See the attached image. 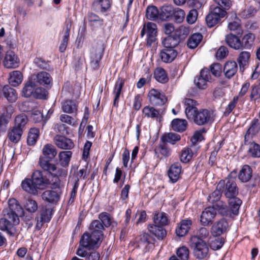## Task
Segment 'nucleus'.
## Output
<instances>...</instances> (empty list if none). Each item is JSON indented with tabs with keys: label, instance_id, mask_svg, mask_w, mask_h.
<instances>
[{
	"label": "nucleus",
	"instance_id": "1",
	"mask_svg": "<svg viewBox=\"0 0 260 260\" xmlns=\"http://www.w3.org/2000/svg\"><path fill=\"white\" fill-rule=\"evenodd\" d=\"M23 210L15 199L8 201V207L3 211V217L0 219V230L7 231L10 236L17 234L16 225L19 223V216L23 215Z\"/></svg>",
	"mask_w": 260,
	"mask_h": 260
},
{
	"label": "nucleus",
	"instance_id": "2",
	"mask_svg": "<svg viewBox=\"0 0 260 260\" xmlns=\"http://www.w3.org/2000/svg\"><path fill=\"white\" fill-rule=\"evenodd\" d=\"M53 180H50L43 172L36 170L33 172L31 178H25L21 182V187L25 192L37 196L39 190L47 188L52 185Z\"/></svg>",
	"mask_w": 260,
	"mask_h": 260
},
{
	"label": "nucleus",
	"instance_id": "3",
	"mask_svg": "<svg viewBox=\"0 0 260 260\" xmlns=\"http://www.w3.org/2000/svg\"><path fill=\"white\" fill-rule=\"evenodd\" d=\"M45 160L44 158L40 157L39 164L41 168L45 171L48 172L53 177V181L52 183V189H59L60 185V180L59 177H66L68 174V171L64 168H57L56 166Z\"/></svg>",
	"mask_w": 260,
	"mask_h": 260
},
{
	"label": "nucleus",
	"instance_id": "4",
	"mask_svg": "<svg viewBox=\"0 0 260 260\" xmlns=\"http://www.w3.org/2000/svg\"><path fill=\"white\" fill-rule=\"evenodd\" d=\"M218 189H221L226 198L235 197L238 194V188L236 182V173L232 172L225 180L218 183Z\"/></svg>",
	"mask_w": 260,
	"mask_h": 260
},
{
	"label": "nucleus",
	"instance_id": "5",
	"mask_svg": "<svg viewBox=\"0 0 260 260\" xmlns=\"http://www.w3.org/2000/svg\"><path fill=\"white\" fill-rule=\"evenodd\" d=\"M222 193L221 189H218L217 185L216 189L208 197V201L212 204V206L216 209L219 214L228 216L230 211L226 203L220 200Z\"/></svg>",
	"mask_w": 260,
	"mask_h": 260
},
{
	"label": "nucleus",
	"instance_id": "6",
	"mask_svg": "<svg viewBox=\"0 0 260 260\" xmlns=\"http://www.w3.org/2000/svg\"><path fill=\"white\" fill-rule=\"evenodd\" d=\"M190 245L193 249L194 255L197 258L202 259L207 257L209 248L204 241L199 239L197 236H191L190 239Z\"/></svg>",
	"mask_w": 260,
	"mask_h": 260
},
{
	"label": "nucleus",
	"instance_id": "7",
	"mask_svg": "<svg viewBox=\"0 0 260 260\" xmlns=\"http://www.w3.org/2000/svg\"><path fill=\"white\" fill-rule=\"evenodd\" d=\"M188 119H192L194 122L198 125H204L211 123L214 120L213 112L207 109L197 110L192 116Z\"/></svg>",
	"mask_w": 260,
	"mask_h": 260
},
{
	"label": "nucleus",
	"instance_id": "8",
	"mask_svg": "<svg viewBox=\"0 0 260 260\" xmlns=\"http://www.w3.org/2000/svg\"><path fill=\"white\" fill-rule=\"evenodd\" d=\"M105 47L102 42H98L92 47L90 52V65L91 68L97 70L100 68V61L102 59Z\"/></svg>",
	"mask_w": 260,
	"mask_h": 260
},
{
	"label": "nucleus",
	"instance_id": "9",
	"mask_svg": "<svg viewBox=\"0 0 260 260\" xmlns=\"http://www.w3.org/2000/svg\"><path fill=\"white\" fill-rule=\"evenodd\" d=\"M102 239L98 236L93 235L92 233H84L80 241V247L89 249L98 248L100 246Z\"/></svg>",
	"mask_w": 260,
	"mask_h": 260
},
{
	"label": "nucleus",
	"instance_id": "10",
	"mask_svg": "<svg viewBox=\"0 0 260 260\" xmlns=\"http://www.w3.org/2000/svg\"><path fill=\"white\" fill-rule=\"evenodd\" d=\"M146 32L147 34V45L150 46L156 40V25L152 22H148L146 24H144L141 31V37H143Z\"/></svg>",
	"mask_w": 260,
	"mask_h": 260
},
{
	"label": "nucleus",
	"instance_id": "11",
	"mask_svg": "<svg viewBox=\"0 0 260 260\" xmlns=\"http://www.w3.org/2000/svg\"><path fill=\"white\" fill-rule=\"evenodd\" d=\"M150 103L153 106H161L167 102L165 94L155 89H151L148 94Z\"/></svg>",
	"mask_w": 260,
	"mask_h": 260
},
{
	"label": "nucleus",
	"instance_id": "12",
	"mask_svg": "<svg viewBox=\"0 0 260 260\" xmlns=\"http://www.w3.org/2000/svg\"><path fill=\"white\" fill-rule=\"evenodd\" d=\"M184 11L172 5L165 4L160 8V16H184Z\"/></svg>",
	"mask_w": 260,
	"mask_h": 260
},
{
	"label": "nucleus",
	"instance_id": "13",
	"mask_svg": "<svg viewBox=\"0 0 260 260\" xmlns=\"http://www.w3.org/2000/svg\"><path fill=\"white\" fill-rule=\"evenodd\" d=\"M216 211H217L213 206L206 208L200 217L201 223L205 226L212 223L216 215Z\"/></svg>",
	"mask_w": 260,
	"mask_h": 260
},
{
	"label": "nucleus",
	"instance_id": "14",
	"mask_svg": "<svg viewBox=\"0 0 260 260\" xmlns=\"http://www.w3.org/2000/svg\"><path fill=\"white\" fill-rule=\"evenodd\" d=\"M61 191L57 190H46L41 195L43 201L52 204H56L60 200Z\"/></svg>",
	"mask_w": 260,
	"mask_h": 260
},
{
	"label": "nucleus",
	"instance_id": "15",
	"mask_svg": "<svg viewBox=\"0 0 260 260\" xmlns=\"http://www.w3.org/2000/svg\"><path fill=\"white\" fill-rule=\"evenodd\" d=\"M19 58L15 53L11 50L7 51L4 60V66L8 69L16 68L19 65Z\"/></svg>",
	"mask_w": 260,
	"mask_h": 260
},
{
	"label": "nucleus",
	"instance_id": "16",
	"mask_svg": "<svg viewBox=\"0 0 260 260\" xmlns=\"http://www.w3.org/2000/svg\"><path fill=\"white\" fill-rule=\"evenodd\" d=\"M182 173V167L178 162H175L172 164L168 171V176L172 182L175 183L179 179Z\"/></svg>",
	"mask_w": 260,
	"mask_h": 260
},
{
	"label": "nucleus",
	"instance_id": "17",
	"mask_svg": "<svg viewBox=\"0 0 260 260\" xmlns=\"http://www.w3.org/2000/svg\"><path fill=\"white\" fill-rule=\"evenodd\" d=\"M52 214V209L46 207L43 208L41 211L40 216L37 218L36 228L39 230L42 226L43 223L48 222L50 221Z\"/></svg>",
	"mask_w": 260,
	"mask_h": 260
},
{
	"label": "nucleus",
	"instance_id": "18",
	"mask_svg": "<svg viewBox=\"0 0 260 260\" xmlns=\"http://www.w3.org/2000/svg\"><path fill=\"white\" fill-rule=\"evenodd\" d=\"M0 96L5 97L9 102L13 103L17 98L16 90L9 85H5L0 88Z\"/></svg>",
	"mask_w": 260,
	"mask_h": 260
},
{
	"label": "nucleus",
	"instance_id": "19",
	"mask_svg": "<svg viewBox=\"0 0 260 260\" xmlns=\"http://www.w3.org/2000/svg\"><path fill=\"white\" fill-rule=\"evenodd\" d=\"M54 140L56 146L62 149H71L74 146L73 142L70 139L61 135H56Z\"/></svg>",
	"mask_w": 260,
	"mask_h": 260
},
{
	"label": "nucleus",
	"instance_id": "20",
	"mask_svg": "<svg viewBox=\"0 0 260 260\" xmlns=\"http://www.w3.org/2000/svg\"><path fill=\"white\" fill-rule=\"evenodd\" d=\"M35 80L39 84L46 87H50L52 84V78L50 74L44 71L38 73L36 76Z\"/></svg>",
	"mask_w": 260,
	"mask_h": 260
},
{
	"label": "nucleus",
	"instance_id": "21",
	"mask_svg": "<svg viewBox=\"0 0 260 260\" xmlns=\"http://www.w3.org/2000/svg\"><path fill=\"white\" fill-rule=\"evenodd\" d=\"M111 0H95L92 4V9L95 12H105L108 11L112 5Z\"/></svg>",
	"mask_w": 260,
	"mask_h": 260
},
{
	"label": "nucleus",
	"instance_id": "22",
	"mask_svg": "<svg viewBox=\"0 0 260 260\" xmlns=\"http://www.w3.org/2000/svg\"><path fill=\"white\" fill-rule=\"evenodd\" d=\"M76 254L80 257H84L85 260H99L100 255L99 252L95 251H87L84 248H78Z\"/></svg>",
	"mask_w": 260,
	"mask_h": 260
},
{
	"label": "nucleus",
	"instance_id": "23",
	"mask_svg": "<svg viewBox=\"0 0 260 260\" xmlns=\"http://www.w3.org/2000/svg\"><path fill=\"white\" fill-rule=\"evenodd\" d=\"M89 230L93 236L95 235L103 240V231L105 230V226L100 220L92 221L89 225Z\"/></svg>",
	"mask_w": 260,
	"mask_h": 260
},
{
	"label": "nucleus",
	"instance_id": "24",
	"mask_svg": "<svg viewBox=\"0 0 260 260\" xmlns=\"http://www.w3.org/2000/svg\"><path fill=\"white\" fill-rule=\"evenodd\" d=\"M238 70L237 63L235 61H228L224 66L223 69L226 78L230 79L237 73Z\"/></svg>",
	"mask_w": 260,
	"mask_h": 260
},
{
	"label": "nucleus",
	"instance_id": "25",
	"mask_svg": "<svg viewBox=\"0 0 260 260\" xmlns=\"http://www.w3.org/2000/svg\"><path fill=\"white\" fill-rule=\"evenodd\" d=\"M192 221L190 219L182 220L176 229V235L179 237L185 236L188 233Z\"/></svg>",
	"mask_w": 260,
	"mask_h": 260
},
{
	"label": "nucleus",
	"instance_id": "26",
	"mask_svg": "<svg viewBox=\"0 0 260 260\" xmlns=\"http://www.w3.org/2000/svg\"><path fill=\"white\" fill-rule=\"evenodd\" d=\"M177 55V52L174 49L165 48L160 52V57L165 62H171Z\"/></svg>",
	"mask_w": 260,
	"mask_h": 260
},
{
	"label": "nucleus",
	"instance_id": "27",
	"mask_svg": "<svg viewBox=\"0 0 260 260\" xmlns=\"http://www.w3.org/2000/svg\"><path fill=\"white\" fill-rule=\"evenodd\" d=\"M164 226L157 224H149L148 230L150 233L154 235L158 239H162L166 237L167 232Z\"/></svg>",
	"mask_w": 260,
	"mask_h": 260
},
{
	"label": "nucleus",
	"instance_id": "28",
	"mask_svg": "<svg viewBox=\"0 0 260 260\" xmlns=\"http://www.w3.org/2000/svg\"><path fill=\"white\" fill-rule=\"evenodd\" d=\"M260 129V123L257 119H254L251 124L250 126L247 129L245 135V144L249 139L251 138L253 136L257 134Z\"/></svg>",
	"mask_w": 260,
	"mask_h": 260
},
{
	"label": "nucleus",
	"instance_id": "29",
	"mask_svg": "<svg viewBox=\"0 0 260 260\" xmlns=\"http://www.w3.org/2000/svg\"><path fill=\"white\" fill-rule=\"evenodd\" d=\"M227 45L235 50H241V44L240 39L235 35L230 34L225 37Z\"/></svg>",
	"mask_w": 260,
	"mask_h": 260
},
{
	"label": "nucleus",
	"instance_id": "30",
	"mask_svg": "<svg viewBox=\"0 0 260 260\" xmlns=\"http://www.w3.org/2000/svg\"><path fill=\"white\" fill-rule=\"evenodd\" d=\"M66 23V27L63 29L64 31V36L59 47L60 52H64L67 48L71 27V21L70 20H67Z\"/></svg>",
	"mask_w": 260,
	"mask_h": 260
},
{
	"label": "nucleus",
	"instance_id": "31",
	"mask_svg": "<svg viewBox=\"0 0 260 260\" xmlns=\"http://www.w3.org/2000/svg\"><path fill=\"white\" fill-rule=\"evenodd\" d=\"M228 226V223L225 220L222 219L216 223L212 228V233L215 236H220L224 232Z\"/></svg>",
	"mask_w": 260,
	"mask_h": 260
},
{
	"label": "nucleus",
	"instance_id": "32",
	"mask_svg": "<svg viewBox=\"0 0 260 260\" xmlns=\"http://www.w3.org/2000/svg\"><path fill=\"white\" fill-rule=\"evenodd\" d=\"M252 175V170L248 165H244L240 170L238 178L242 182H247L251 178Z\"/></svg>",
	"mask_w": 260,
	"mask_h": 260
},
{
	"label": "nucleus",
	"instance_id": "33",
	"mask_svg": "<svg viewBox=\"0 0 260 260\" xmlns=\"http://www.w3.org/2000/svg\"><path fill=\"white\" fill-rule=\"evenodd\" d=\"M184 105L186 106L185 114L187 118L192 116L193 113L198 110L196 107L197 102L189 98H185L184 100Z\"/></svg>",
	"mask_w": 260,
	"mask_h": 260
},
{
	"label": "nucleus",
	"instance_id": "34",
	"mask_svg": "<svg viewBox=\"0 0 260 260\" xmlns=\"http://www.w3.org/2000/svg\"><path fill=\"white\" fill-rule=\"evenodd\" d=\"M228 199L230 212H232L234 215H237L239 213V209L242 203V201L237 196L235 197L229 198ZM230 214L229 213V215Z\"/></svg>",
	"mask_w": 260,
	"mask_h": 260
},
{
	"label": "nucleus",
	"instance_id": "35",
	"mask_svg": "<svg viewBox=\"0 0 260 260\" xmlns=\"http://www.w3.org/2000/svg\"><path fill=\"white\" fill-rule=\"evenodd\" d=\"M190 33V28L188 26L181 25L176 29L173 34L180 42L184 41Z\"/></svg>",
	"mask_w": 260,
	"mask_h": 260
},
{
	"label": "nucleus",
	"instance_id": "36",
	"mask_svg": "<svg viewBox=\"0 0 260 260\" xmlns=\"http://www.w3.org/2000/svg\"><path fill=\"white\" fill-rule=\"evenodd\" d=\"M123 85L124 81L120 78H119L115 83L114 90L113 91V94H115L113 106L115 107H118L119 96Z\"/></svg>",
	"mask_w": 260,
	"mask_h": 260
},
{
	"label": "nucleus",
	"instance_id": "37",
	"mask_svg": "<svg viewBox=\"0 0 260 260\" xmlns=\"http://www.w3.org/2000/svg\"><path fill=\"white\" fill-rule=\"evenodd\" d=\"M77 103L73 100H68L62 103V109L65 113H76L78 110Z\"/></svg>",
	"mask_w": 260,
	"mask_h": 260
},
{
	"label": "nucleus",
	"instance_id": "38",
	"mask_svg": "<svg viewBox=\"0 0 260 260\" xmlns=\"http://www.w3.org/2000/svg\"><path fill=\"white\" fill-rule=\"evenodd\" d=\"M23 76L19 71H14L10 73L9 83L13 86H18L22 82Z\"/></svg>",
	"mask_w": 260,
	"mask_h": 260
},
{
	"label": "nucleus",
	"instance_id": "39",
	"mask_svg": "<svg viewBox=\"0 0 260 260\" xmlns=\"http://www.w3.org/2000/svg\"><path fill=\"white\" fill-rule=\"evenodd\" d=\"M153 224L164 226L169 223L166 214L164 212H155L153 217Z\"/></svg>",
	"mask_w": 260,
	"mask_h": 260
},
{
	"label": "nucleus",
	"instance_id": "40",
	"mask_svg": "<svg viewBox=\"0 0 260 260\" xmlns=\"http://www.w3.org/2000/svg\"><path fill=\"white\" fill-rule=\"evenodd\" d=\"M22 134V130L19 127H13L8 133L9 139L13 143H16L19 141Z\"/></svg>",
	"mask_w": 260,
	"mask_h": 260
},
{
	"label": "nucleus",
	"instance_id": "41",
	"mask_svg": "<svg viewBox=\"0 0 260 260\" xmlns=\"http://www.w3.org/2000/svg\"><path fill=\"white\" fill-rule=\"evenodd\" d=\"M179 43L180 42L173 34L165 38L162 42L165 48L168 49H174Z\"/></svg>",
	"mask_w": 260,
	"mask_h": 260
},
{
	"label": "nucleus",
	"instance_id": "42",
	"mask_svg": "<svg viewBox=\"0 0 260 260\" xmlns=\"http://www.w3.org/2000/svg\"><path fill=\"white\" fill-rule=\"evenodd\" d=\"M43 154L45 157L51 160L56 155L57 151L53 145L47 144L43 147Z\"/></svg>",
	"mask_w": 260,
	"mask_h": 260
},
{
	"label": "nucleus",
	"instance_id": "43",
	"mask_svg": "<svg viewBox=\"0 0 260 260\" xmlns=\"http://www.w3.org/2000/svg\"><path fill=\"white\" fill-rule=\"evenodd\" d=\"M203 39V36L200 33L192 34L188 39L187 45L190 49L196 48Z\"/></svg>",
	"mask_w": 260,
	"mask_h": 260
},
{
	"label": "nucleus",
	"instance_id": "44",
	"mask_svg": "<svg viewBox=\"0 0 260 260\" xmlns=\"http://www.w3.org/2000/svg\"><path fill=\"white\" fill-rule=\"evenodd\" d=\"M250 52L247 51H242L237 59L239 63L240 70L243 72L244 70V67L247 65L248 60L250 58Z\"/></svg>",
	"mask_w": 260,
	"mask_h": 260
},
{
	"label": "nucleus",
	"instance_id": "45",
	"mask_svg": "<svg viewBox=\"0 0 260 260\" xmlns=\"http://www.w3.org/2000/svg\"><path fill=\"white\" fill-rule=\"evenodd\" d=\"M171 125L174 131L181 132L186 129L187 122L185 120L176 118L172 120Z\"/></svg>",
	"mask_w": 260,
	"mask_h": 260
},
{
	"label": "nucleus",
	"instance_id": "46",
	"mask_svg": "<svg viewBox=\"0 0 260 260\" xmlns=\"http://www.w3.org/2000/svg\"><path fill=\"white\" fill-rule=\"evenodd\" d=\"M254 38V35L251 33L245 35L241 41V50L249 49L253 43Z\"/></svg>",
	"mask_w": 260,
	"mask_h": 260
},
{
	"label": "nucleus",
	"instance_id": "47",
	"mask_svg": "<svg viewBox=\"0 0 260 260\" xmlns=\"http://www.w3.org/2000/svg\"><path fill=\"white\" fill-rule=\"evenodd\" d=\"M72 153L70 151H62L59 154V161L60 165L63 167H67L69 166Z\"/></svg>",
	"mask_w": 260,
	"mask_h": 260
},
{
	"label": "nucleus",
	"instance_id": "48",
	"mask_svg": "<svg viewBox=\"0 0 260 260\" xmlns=\"http://www.w3.org/2000/svg\"><path fill=\"white\" fill-rule=\"evenodd\" d=\"M154 76L155 79L160 83H165L168 81V78L165 70L161 68L155 69Z\"/></svg>",
	"mask_w": 260,
	"mask_h": 260
},
{
	"label": "nucleus",
	"instance_id": "49",
	"mask_svg": "<svg viewBox=\"0 0 260 260\" xmlns=\"http://www.w3.org/2000/svg\"><path fill=\"white\" fill-rule=\"evenodd\" d=\"M36 86L32 81L27 82L22 89V94L26 98L34 96Z\"/></svg>",
	"mask_w": 260,
	"mask_h": 260
},
{
	"label": "nucleus",
	"instance_id": "50",
	"mask_svg": "<svg viewBox=\"0 0 260 260\" xmlns=\"http://www.w3.org/2000/svg\"><path fill=\"white\" fill-rule=\"evenodd\" d=\"M39 136V129L37 128H31L29 132L27 142L29 145L36 144Z\"/></svg>",
	"mask_w": 260,
	"mask_h": 260
},
{
	"label": "nucleus",
	"instance_id": "51",
	"mask_svg": "<svg viewBox=\"0 0 260 260\" xmlns=\"http://www.w3.org/2000/svg\"><path fill=\"white\" fill-rule=\"evenodd\" d=\"M155 153L160 154L163 156L168 157L171 155V151L168 147L167 144L165 142L159 144L154 150Z\"/></svg>",
	"mask_w": 260,
	"mask_h": 260
},
{
	"label": "nucleus",
	"instance_id": "52",
	"mask_svg": "<svg viewBox=\"0 0 260 260\" xmlns=\"http://www.w3.org/2000/svg\"><path fill=\"white\" fill-rule=\"evenodd\" d=\"M142 112L144 116L148 118H157L159 115V111L150 106L145 107Z\"/></svg>",
	"mask_w": 260,
	"mask_h": 260
},
{
	"label": "nucleus",
	"instance_id": "53",
	"mask_svg": "<svg viewBox=\"0 0 260 260\" xmlns=\"http://www.w3.org/2000/svg\"><path fill=\"white\" fill-rule=\"evenodd\" d=\"M180 140V136L177 134L170 133L168 134L164 135L161 138L162 142H168L172 144H174L176 142Z\"/></svg>",
	"mask_w": 260,
	"mask_h": 260
},
{
	"label": "nucleus",
	"instance_id": "54",
	"mask_svg": "<svg viewBox=\"0 0 260 260\" xmlns=\"http://www.w3.org/2000/svg\"><path fill=\"white\" fill-rule=\"evenodd\" d=\"M248 151L252 157H259L260 145L254 142L250 143Z\"/></svg>",
	"mask_w": 260,
	"mask_h": 260
},
{
	"label": "nucleus",
	"instance_id": "55",
	"mask_svg": "<svg viewBox=\"0 0 260 260\" xmlns=\"http://www.w3.org/2000/svg\"><path fill=\"white\" fill-rule=\"evenodd\" d=\"M226 11L218 6H211L209 14L206 16H224Z\"/></svg>",
	"mask_w": 260,
	"mask_h": 260
},
{
	"label": "nucleus",
	"instance_id": "56",
	"mask_svg": "<svg viewBox=\"0 0 260 260\" xmlns=\"http://www.w3.org/2000/svg\"><path fill=\"white\" fill-rule=\"evenodd\" d=\"M193 154L191 148H186L182 150L180 155V160L183 162H187L191 159Z\"/></svg>",
	"mask_w": 260,
	"mask_h": 260
},
{
	"label": "nucleus",
	"instance_id": "57",
	"mask_svg": "<svg viewBox=\"0 0 260 260\" xmlns=\"http://www.w3.org/2000/svg\"><path fill=\"white\" fill-rule=\"evenodd\" d=\"M189 253V250L185 246L181 247L176 251L177 255L181 260H188Z\"/></svg>",
	"mask_w": 260,
	"mask_h": 260
},
{
	"label": "nucleus",
	"instance_id": "58",
	"mask_svg": "<svg viewBox=\"0 0 260 260\" xmlns=\"http://www.w3.org/2000/svg\"><path fill=\"white\" fill-rule=\"evenodd\" d=\"M31 119L35 123H41L42 128L46 124L45 121L43 120V115L39 111H35L31 114Z\"/></svg>",
	"mask_w": 260,
	"mask_h": 260
},
{
	"label": "nucleus",
	"instance_id": "59",
	"mask_svg": "<svg viewBox=\"0 0 260 260\" xmlns=\"http://www.w3.org/2000/svg\"><path fill=\"white\" fill-rule=\"evenodd\" d=\"M25 209L30 213H34L38 209V204L37 202L32 199H28L26 201L25 205Z\"/></svg>",
	"mask_w": 260,
	"mask_h": 260
},
{
	"label": "nucleus",
	"instance_id": "60",
	"mask_svg": "<svg viewBox=\"0 0 260 260\" xmlns=\"http://www.w3.org/2000/svg\"><path fill=\"white\" fill-rule=\"evenodd\" d=\"M27 122L26 116L24 115H18L16 117L15 119V125L14 127L20 128L22 130L24 126Z\"/></svg>",
	"mask_w": 260,
	"mask_h": 260
},
{
	"label": "nucleus",
	"instance_id": "61",
	"mask_svg": "<svg viewBox=\"0 0 260 260\" xmlns=\"http://www.w3.org/2000/svg\"><path fill=\"white\" fill-rule=\"evenodd\" d=\"M210 72L215 77L220 76L222 71V65L219 63H215L210 67Z\"/></svg>",
	"mask_w": 260,
	"mask_h": 260
},
{
	"label": "nucleus",
	"instance_id": "62",
	"mask_svg": "<svg viewBox=\"0 0 260 260\" xmlns=\"http://www.w3.org/2000/svg\"><path fill=\"white\" fill-rule=\"evenodd\" d=\"M146 16H160V9L153 5L148 6L146 10Z\"/></svg>",
	"mask_w": 260,
	"mask_h": 260
},
{
	"label": "nucleus",
	"instance_id": "63",
	"mask_svg": "<svg viewBox=\"0 0 260 260\" xmlns=\"http://www.w3.org/2000/svg\"><path fill=\"white\" fill-rule=\"evenodd\" d=\"M99 220L105 227H109L111 225V219L109 214L106 212L101 213L99 215Z\"/></svg>",
	"mask_w": 260,
	"mask_h": 260
},
{
	"label": "nucleus",
	"instance_id": "64",
	"mask_svg": "<svg viewBox=\"0 0 260 260\" xmlns=\"http://www.w3.org/2000/svg\"><path fill=\"white\" fill-rule=\"evenodd\" d=\"M208 80L201 77L200 76L197 77L194 79V83L195 85L200 89H205L207 87Z\"/></svg>",
	"mask_w": 260,
	"mask_h": 260
}]
</instances>
